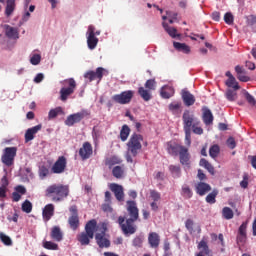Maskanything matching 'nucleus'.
Masks as SVG:
<instances>
[{"instance_id":"nucleus-1","label":"nucleus","mask_w":256,"mask_h":256,"mask_svg":"<svg viewBox=\"0 0 256 256\" xmlns=\"http://www.w3.org/2000/svg\"><path fill=\"white\" fill-rule=\"evenodd\" d=\"M126 211L128 216H119L117 223L124 235H135V233H137V225H135V221L139 219V208H137V202L128 200L126 202Z\"/></svg>"},{"instance_id":"nucleus-2","label":"nucleus","mask_w":256,"mask_h":256,"mask_svg":"<svg viewBox=\"0 0 256 256\" xmlns=\"http://www.w3.org/2000/svg\"><path fill=\"white\" fill-rule=\"evenodd\" d=\"M167 152L172 157H178L181 165L184 167H191V154L189 153V148L177 143V142H167Z\"/></svg>"},{"instance_id":"nucleus-3","label":"nucleus","mask_w":256,"mask_h":256,"mask_svg":"<svg viewBox=\"0 0 256 256\" xmlns=\"http://www.w3.org/2000/svg\"><path fill=\"white\" fill-rule=\"evenodd\" d=\"M45 197H48L54 203L64 201L69 197V186L63 184H52L45 190Z\"/></svg>"},{"instance_id":"nucleus-4","label":"nucleus","mask_w":256,"mask_h":256,"mask_svg":"<svg viewBox=\"0 0 256 256\" xmlns=\"http://www.w3.org/2000/svg\"><path fill=\"white\" fill-rule=\"evenodd\" d=\"M95 227H97V220L92 219L85 225V232H82L78 236V241L81 245H89L91 239L95 237Z\"/></svg>"},{"instance_id":"nucleus-5","label":"nucleus","mask_w":256,"mask_h":256,"mask_svg":"<svg viewBox=\"0 0 256 256\" xmlns=\"http://www.w3.org/2000/svg\"><path fill=\"white\" fill-rule=\"evenodd\" d=\"M63 87L60 89V100H62L64 103L75 93V90L77 89V82L73 78L65 79L61 82Z\"/></svg>"},{"instance_id":"nucleus-6","label":"nucleus","mask_w":256,"mask_h":256,"mask_svg":"<svg viewBox=\"0 0 256 256\" xmlns=\"http://www.w3.org/2000/svg\"><path fill=\"white\" fill-rule=\"evenodd\" d=\"M141 141H143V135L141 134H132L128 143V152L131 153L132 157H137L139 151L142 149Z\"/></svg>"},{"instance_id":"nucleus-7","label":"nucleus","mask_w":256,"mask_h":256,"mask_svg":"<svg viewBox=\"0 0 256 256\" xmlns=\"http://www.w3.org/2000/svg\"><path fill=\"white\" fill-rule=\"evenodd\" d=\"M95 240L100 249H107L111 247V241L107 239V224L102 223L100 232L95 234Z\"/></svg>"},{"instance_id":"nucleus-8","label":"nucleus","mask_w":256,"mask_h":256,"mask_svg":"<svg viewBox=\"0 0 256 256\" xmlns=\"http://www.w3.org/2000/svg\"><path fill=\"white\" fill-rule=\"evenodd\" d=\"M17 157V147H6L3 151L1 161L6 167H11L15 163Z\"/></svg>"},{"instance_id":"nucleus-9","label":"nucleus","mask_w":256,"mask_h":256,"mask_svg":"<svg viewBox=\"0 0 256 256\" xmlns=\"http://www.w3.org/2000/svg\"><path fill=\"white\" fill-rule=\"evenodd\" d=\"M89 115H91V113L87 110H82L75 114H71L65 120V125H67L68 127H73L75 123H81V121H83L85 117H89Z\"/></svg>"},{"instance_id":"nucleus-10","label":"nucleus","mask_w":256,"mask_h":256,"mask_svg":"<svg viewBox=\"0 0 256 256\" xmlns=\"http://www.w3.org/2000/svg\"><path fill=\"white\" fill-rule=\"evenodd\" d=\"M134 92L133 90H127L120 94H115L112 96V101L114 103H118L119 105H127L131 103V99H133Z\"/></svg>"},{"instance_id":"nucleus-11","label":"nucleus","mask_w":256,"mask_h":256,"mask_svg":"<svg viewBox=\"0 0 256 256\" xmlns=\"http://www.w3.org/2000/svg\"><path fill=\"white\" fill-rule=\"evenodd\" d=\"M103 75H109V71H107L103 67H98L96 71L89 70L84 74V79H88V81H95V79H98L101 81L103 79Z\"/></svg>"},{"instance_id":"nucleus-12","label":"nucleus","mask_w":256,"mask_h":256,"mask_svg":"<svg viewBox=\"0 0 256 256\" xmlns=\"http://www.w3.org/2000/svg\"><path fill=\"white\" fill-rule=\"evenodd\" d=\"M86 35H87L88 49L93 51V49H95L97 47L98 43H99V38H97L95 36V26L90 25L88 27V31H87Z\"/></svg>"},{"instance_id":"nucleus-13","label":"nucleus","mask_w":256,"mask_h":256,"mask_svg":"<svg viewBox=\"0 0 256 256\" xmlns=\"http://www.w3.org/2000/svg\"><path fill=\"white\" fill-rule=\"evenodd\" d=\"M52 173L56 175H61L64 171H67V158L65 156H60L53 164L51 168Z\"/></svg>"},{"instance_id":"nucleus-14","label":"nucleus","mask_w":256,"mask_h":256,"mask_svg":"<svg viewBox=\"0 0 256 256\" xmlns=\"http://www.w3.org/2000/svg\"><path fill=\"white\" fill-rule=\"evenodd\" d=\"M182 121H183V129L191 131L192 125L195 124V121H199V119L195 118V116L191 114L189 110H186L183 113Z\"/></svg>"},{"instance_id":"nucleus-15","label":"nucleus","mask_w":256,"mask_h":256,"mask_svg":"<svg viewBox=\"0 0 256 256\" xmlns=\"http://www.w3.org/2000/svg\"><path fill=\"white\" fill-rule=\"evenodd\" d=\"M248 225H249V221H245L240 225L238 229V234L236 237L237 245H243L244 243H247V226Z\"/></svg>"},{"instance_id":"nucleus-16","label":"nucleus","mask_w":256,"mask_h":256,"mask_svg":"<svg viewBox=\"0 0 256 256\" xmlns=\"http://www.w3.org/2000/svg\"><path fill=\"white\" fill-rule=\"evenodd\" d=\"M93 155V146L89 142H84L82 147L79 149V156L82 161L89 159Z\"/></svg>"},{"instance_id":"nucleus-17","label":"nucleus","mask_w":256,"mask_h":256,"mask_svg":"<svg viewBox=\"0 0 256 256\" xmlns=\"http://www.w3.org/2000/svg\"><path fill=\"white\" fill-rule=\"evenodd\" d=\"M110 191H113L117 201H125V192H123V186L112 183L110 184Z\"/></svg>"},{"instance_id":"nucleus-18","label":"nucleus","mask_w":256,"mask_h":256,"mask_svg":"<svg viewBox=\"0 0 256 256\" xmlns=\"http://www.w3.org/2000/svg\"><path fill=\"white\" fill-rule=\"evenodd\" d=\"M41 129H43V125L41 124H38L32 128L27 129L25 133V142L29 143V141H33L35 139V135H37V133H39Z\"/></svg>"},{"instance_id":"nucleus-19","label":"nucleus","mask_w":256,"mask_h":256,"mask_svg":"<svg viewBox=\"0 0 256 256\" xmlns=\"http://www.w3.org/2000/svg\"><path fill=\"white\" fill-rule=\"evenodd\" d=\"M148 243L151 249H158L161 244V236L157 232H150L148 234Z\"/></svg>"},{"instance_id":"nucleus-20","label":"nucleus","mask_w":256,"mask_h":256,"mask_svg":"<svg viewBox=\"0 0 256 256\" xmlns=\"http://www.w3.org/2000/svg\"><path fill=\"white\" fill-rule=\"evenodd\" d=\"M27 194V188L23 185H18L14 188V192L12 193V201L14 203H19L21 201V195Z\"/></svg>"},{"instance_id":"nucleus-21","label":"nucleus","mask_w":256,"mask_h":256,"mask_svg":"<svg viewBox=\"0 0 256 256\" xmlns=\"http://www.w3.org/2000/svg\"><path fill=\"white\" fill-rule=\"evenodd\" d=\"M55 215V205L47 204L42 210V217L45 222L51 221V217Z\"/></svg>"},{"instance_id":"nucleus-22","label":"nucleus","mask_w":256,"mask_h":256,"mask_svg":"<svg viewBox=\"0 0 256 256\" xmlns=\"http://www.w3.org/2000/svg\"><path fill=\"white\" fill-rule=\"evenodd\" d=\"M5 35L8 39H19V28L10 26L9 24L4 25Z\"/></svg>"},{"instance_id":"nucleus-23","label":"nucleus","mask_w":256,"mask_h":256,"mask_svg":"<svg viewBox=\"0 0 256 256\" xmlns=\"http://www.w3.org/2000/svg\"><path fill=\"white\" fill-rule=\"evenodd\" d=\"M182 101L186 107H191L195 105V96L191 94L188 90H182Z\"/></svg>"},{"instance_id":"nucleus-24","label":"nucleus","mask_w":256,"mask_h":256,"mask_svg":"<svg viewBox=\"0 0 256 256\" xmlns=\"http://www.w3.org/2000/svg\"><path fill=\"white\" fill-rule=\"evenodd\" d=\"M202 121L204 125H211L213 124V112L207 106L202 108Z\"/></svg>"},{"instance_id":"nucleus-25","label":"nucleus","mask_w":256,"mask_h":256,"mask_svg":"<svg viewBox=\"0 0 256 256\" xmlns=\"http://www.w3.org/2000/svg\"><path fill=\"white\" fill-rule=\"evenodd\" d=\"M197 195H200V197H203L204 195H207L209 191H211V185L205 183V182H199L195 187Z\"/></svg>"},{"instance_id":"nucleus-26","label":"nucleus","mask_w":256,"mask_h":256,"mask_svg":"<svg viewBox=\"0 0 256 256\" xmlns=\"http://www.w3.org/2000/svg\"><path fill=\"white\" fill-rule=\"evenodd\" d=\"M50 237L53 241H56L57 243H61L63 241V232L61 231V227L54 226L51 229Z\"/></svg>"},{"instance_id":"nucleus-27","label":"nucleus","mask_w":256,"mask_h":256,"mask_svg":"<svg viewBox=\"0 0 256 256\" xmlns=\"http://www.w3.org/2000/svg\"><path fill=\"white\" fill-rule=\"evenodd\" d=\"M235 71L237 73V79L240 80L242 83H247L251 81V77L247 76V72L245 71V69H243V67L237 65L235 67Z\"/></svg>"},{"instance_id":"nucleus-28","label":"nucleus","mask_w":256,"mask_h":256,"mask_svg":"<svg viewBox=\"0 0 256 256\" xmlns=\"http://www.w3.org/2000/svg\"><path fill=\"white\" fill-rule=\"evenodd\" d=\"M16 0H0V3H6V8H5V15L6 17H11L13 15V11H15V4Z\"/></svg>"},{"instance_id":"nucleus-29","label":"nucleus","mask_w":256,"mask_h":256,"mask_svg":"<svg viewBox=\"0 0 256 256\" xmlns=\"http://www.w3.org/2000/svg\"><path fill=\"white\" fill-rule=\"evenodd\" d=\"M162 27L164 28L166 33H168V35L170 37H172V39H175L177 37H181V34L177 33V29L175 27L169 26V24H167L166 22L162 23Z\"/></svg>"},{"instance_id":"nucleus-30","label":"nucleus","mask_w":256,"mask_h":256,"mask_svg":"<svg viewBox=\"0 0 256 256\" xmlns=\"http://www.w3.org/2000/svg\"><path fill=\"white\" fill-rule=\"evenodd\" d=\"M173 46L175 47V49L177 51H181L182 53H185L186 55H189V53H191V47H189V45H187L185 43L174 42Z\"/></svg>"},{"instance_id":"nucleus-31","label":"nucleus","mask_w":256,"mask_h":256,"mask_svg":"<svg viewBox=\"0 0 256 256\" xmlns=\"http://www.w3.org/2000/svg\"><path fill=\"white\" fill-rule=\"evenodd\" d=\"M138 95L142 97L143 101H151V99H153V96L151 95V90H147L144 87L138 88Z\"/></svg>"},{"instance_id":"nucleus-32","label":"nucleus","mask_w":256,"mask_h":256,"mask_svg":"<svg viewBox=\"0 0 256 256\" xmlns=\"http://www.w3.org/2000/svg\"><path fill=\"white\" fill-rule=\"evenodd\" d=\"M175 92H173L172 88L169 86H164L161 88L160 95L162 99H171Z\"/></svg>"},{"instance_id":"nucleus-33","label":"nucleus","mask_w":256,"mask_h":256,"mask_svg":"<svg viewBox=\"0 0 256 256\" xmlns=\"http://www.w3.org/2000/svg\"><path fill=\"white\" fill-rule=\"evenodd\" d=\"M225 85L228 86L229 89H234V91H239V89H241V86H239V82L235 77L228 78Z\"/></svg>"},{"instance_id":"nucleus-34","label":"nucleus","mask_w":256,"mask_h":256,"mask_svg":"<svg viewBox=\"0 0 256 256\" xmlns=\"http://www.w3.org/2000/svg\"><path fill=\"white\" fill-rule=\"evenodd\" d=\"M200 167H204V169H207L210 175H215V168L207 159L202 158L199 163Z\"/></svg>"},{"instance_id":"nucleus-35","label":"nucleus","mask_w":256,"mask_h":256,"mask_svg":"<svg viewBox=\"0 0 256 256\" xmlns=\"http://www.w3.org/2000/svg\"><path fill=\"white\" fill-rule=\"evenodd\" d=\"M42 247L48 251H59V244L53 241H43Z\"/></svg>"},{"instance_id":"nucleus-36","label":"nucleus","mask_w":256,"mask_h":256,"mask_svg":"<svg viewBox=\"0 0 256 256\" xmlns=\"http://www.w3.org/2000/svg\"><path fill=\"white\" fill-rule=\"evenodd\" d=\"M181 195L184 199H191L193 197V190H191L189 185L184 184L181 188Z\"/></svg>"},{"instance_id":"nucleus-37","label":"nucleus","mask_w":256,"mask_h":256,"mask_svg":"<svg viewBox=\"0 0 256 256\" xmlns=\"http://www.w3.org/2000/svg\"><path fill=\"white\" fill-rule=\"evenodd\" d=\"M58 115H63V108L61 106H58L49 111L48 113L49 121H51V119H55Z\"/></svg>"},{"instance_id":"nucleus-38","label":"nucleus","mask_w":256,"mask_h":256,"mask_svg":"<svg viewBox=\"0 0 256 256\" xmlns=\"http://www.w3.org/2000/svg\"><path fill=\"white\" fill-rule=\"evenodd\" d=\"M130 133H131V128H129L127 124H124L120 131L121 141H126L129 138Z\"/></svg>"},{"instance_id":"nucleus-39","label":"nucleus","mask_w":256,"mask_h":256,"mask_svg":"<svg viewBox=\"0 0 256 256\" xmlns=\"http://www.w3.org/2000/svg\"><path fill=\"white\" fill-rule=\"evenodd\" d=\"M68 224L73 231H77L79 229V216H70L68 218Z\"/></svg>"},{"instance_id":"nucleus-40","label":"nucleus","mask_w":256,"mask_h":256,"mask_svg":"<svg viewBox=\"0 0 256 256\" xmlns=\"http://www.w3.org/2000/svg\"><path fill=\"white\" fill-rule=\"evenodd\" d=\"M198 249H200V253H202V255H209V253H211V250L209 249V245L205 240H201L199 242Z\"/></svg>"},{"instance_id":"nucleus-41","label":"nucleus","mask_w":256,"mask_h":256,"mask_svg":"<svg viewBox=\"0 0 256 256\" xmlns=\"http://www.w3.org/2000/svg\"><path fill=\"white\" fill-rule=\"evenodd\" d=\"M225 97L227 101H237V90L228 88L225 92Z\"/></svg>"},{"instance_id":"nucleus-42","label":"nucleus","mask_w":256,"mask_h":256,"mask_svg":"<svg viewBox=\"0 0 256 256\" xmlns=\"http://www.w3.org/2000/svg\"><path fill=\"white\" fill-rule=\"evenodd\" d=\"M143 241H145V236L138 235L132 240V245L136 247V249H141V247H143Z\"/></svg>"},{"instance_id":"nucleus-43","label":"nucleus","mask_w":256,"mask_h":256,"mask_svg":"<svg viewBox=\"0 0 256 256\" xmlns=\"http://www.w3.org/2000/svg\"><path fill=\"white\" fill-rule=\"evenodd\" d=\"M219 194V192L217 190H213L211 193H209L206 196V203H209L210 205H213L215 203H217V195Z\"/></svg>"},{"instance_id":"nucleus-44","label":"nucleus","mask_w":256,"mask_h":256,"mask_svg":"<svg viewBox=\"0 0 256 256\" xmlns=\"http://www.w3.org/2000/svg\"><path fill=\"white\" fill-rule=\"evenodd\" d=\"M219 153H221V148H219V145L214 144L209 149V155L212 157V159H216V157H219Z\"/></svg>"},{"instance_id":"nucleus-45","label":"nucleus","mask_w":256,"mask_h":256,"mask_svg":"<svg viewBox=\"0 0 256 256\" xmlns=\"http://www.w3.org/2000/svg\"><path fill=\"white\" fill-rule=\"evenodd\" d=\"M201 121H195L194 124L192 125L191 129L195 135H203V128H201Z\"/></svg>"},{"instance_id":"nucleus-46","label":"nucleus","mask_w":256,"mask_h":256,"mask_svg":"<svg viewBox=\"0 0 256 256\" xmlns=\"http://www.w3.org/2000/svg\"><path fill=\"white\" fill-rule=\"evenodd\" d=\"M123 173H124V170H123V168L121 166H115L112 169V175L116 179H121V177H123Z\"/></svg>"},{"instance_id":"nucleus-47","label":"nucleus","mask_w":256,"mask_h":256,"mask_svg":"<svg viewBox=\"0 0 256 256\" xmlns=\"http://www.w3.org/2000/svg\"><path fill=\"white\" fill-rule=\"evenodd\" d=\"M222 215L224 219H227V220L233 219L234 217L233 210L229 207H224L222 209Z\"/></svg>"},{"instance_id":"nucleus-48","label":"nucleus","mask_w":256,"mask_h":256,"mask_svg":"<svg viewBox=\"0 0 256 256\" xmlns=\"http://www.w3.org/2000/svg\"><path fill=\"white\" fill-rule=\"evenodd\" d=\"M22 211L24 213H31L33 211V204L29 200H25L22 203Z\"/></svg>"},{"instance_id":"nucleus-49","label":"nucleus","mask_w":256,"mask_h":256,"mask_svg":"<svg viewBox=\"0 0 256 256\" xmlns=\"http://www.w3.org/2000/svg\"><path fill=\"white\" fill-rule=\"evenodd\" d=\"M169 111L171 113H178L179 109H181V102H172L168 106Z\"/></svg>"},{"instance_id":"nucleus-50","label":"nucleus","mask_w":256,"mask_h":256,"mask_svg":"<svg viewBox=\"0 0 256 256\" xmlns=\"http://www.w3.org/2000/svg\"><path fill=\"white\" fill-rule=\"evenodd\" d=\"M121 163H123V160H121V158H119L117 156H112L107 161V165H109L110 167H113V165H121Z\"/></svg>"},{"instance_id":"nucleus-51","label":"nucleus","mask_w":256,"mask_h":256,"mask_svg":"<svg viewBox=\"0 0 256 256\" xmlns=\"http://www.w3.org/2000/svg\"><path fill=\"white\" fill-rule=\"evenodd\" d=\"M169 171L172 173V175L174 177H181V167L175 166V165H170Z\"/></svg>"},{"instance_id":"nucleus-52","label":"nucleus","mask_w":256,"mask_h":256,"mask_svg":"<svg viewBox=\"0 0 256 256\" xmlns=\"http://www.w3.org/2000/svg\"><path fill=\"white\" fill-rule=\"evenodd\" d=\"M0 240L4 245H7L8 247H11L13 245V240H11V237L3 234L2 232L0 233Z\"/></svg>"},{"instance_id":"nucleus-53","label":"nucleus","mask_w":256,"mask_h":256,"mask_svg":"<svg viewBox=\"0 0 256 256\" xmlns=\"http://www.w3.org/2000/svg\"><path fill=\"white\" fill-rule=\"evenodd\" d=\"M156 85H157V82H155V79H149L145 83L146 89H148L150 91H155Z\"/></svg>"},{"instance_id":"nucleus-54","label":"nucleus","mask_w":256,"mask_h":256,"mask_svg":"<svg viewBox=\"0 0 256 256\" xmlns=\"http://www.w3.org/2000/svg\"><path fill=\"white\" fill-rule=\"evenodd\" d=\"M244 97H245L246 101H247L250 105H253V106L256 105L255 97H253V95H251L249 92L244 91Z\"/></svg>"},{"instance_id":"nucleus-55","label":"nucleus","mask_w":256,"mask_h":256,"mask_svg":"<svg viewBox=\"0 0 256 256\" xmlns=\"http://www.w3.org/2000/svg\"><path fill=\"white\" fill-rule=\"evenodd\" d=\"M150 197L154 202L161 201V193H159L157 190H151Z\"/></svg>"},{"instance_id":"nucleus-56","label":"nucleus","mask_w":256,"mask_h":256,"mask_svg":"<svg viewBox=\"0 0 256 256\" xmlns=\"http://www.w3.org/2000/svg\"><path fill=\"white\" fill-rule=\"evenodd\" d=\"M224 21L227 25H233V21H234V17L233 14L231 12H227L224 15Z\"/></svg>"},{"instance_id":"nucleus-57","label":"nucleus","mask_w":256,"mask_h":256,"mask_svg":"<svg viewBox=\"0 0 256 256\" xmlns=\"http://www.w3.org/2000/svg\"><path fill=\"white\" fill-rule=\"evenodd\" d=\"M240 187H242V189H247V187H249V174L243 175V180L240 182Z\"/></svg>"},{"instance_id":"nucleus-58","label":"nucleus","mask_w":256,"mask_h":256,"mask_svg":"<svg viewBox=\"0 0 256 256\" xmlns=\"http://www.w3.org/2000/svg\"><path fill=\"white\" fill-rule=\"evenodd\" d=\"M31 65H39L41 63V55L34 54L30 59Z\"/></svg>"},{"instance_id":"nucleus-59","label":"nucleus","mask_w":256,"mask_h":256,"mask_svg":"<svg viewBox=\"0 0 256 256\" xmlns=\"http://www.w3.org/2000/svg\"><path fill=\"white\" fill-rule=\"evenodd\" d=\"M246 23L248 27H253L256 25V16L255 15H250L246 18Z\"/></svg>"},{"instance_id":"nucleus-60","label":"nucleus","mask_w":256,"mask_h":256,"mask_svg":"<svg viewBox=\"0 0 256 256\" xmlns=\"http://www.w3.org/2000/svg\"><path fill=\"white\" fill-rule=\"evenodd\" d=\"M193 225H195V223L193 222V220L191 219H187L185 222V227L186 229L189 231V233H193Z\"/></svg>"},{"instance_id":"nucleus-61","label":"nucleus","mask_w":256,"mask_h":256,"mask_svg":"<svg viewBox=\"0 0 256 256\" xmlns=\"http://www.w3.org/2000/svg\"><path fill=\"white\" fill-rule=\"evenodd\" d=\"M226 143L229 149H235V147H237V143L235 142V138L233 137H229Z\"/></svg>"},{"instance_id":"nucleus-62","label":"nucleus","mask_w":256,"mask_h":256,"mask_svg":"<svg viewBox=\"0 0 256 256\" xmlns=\"http://www.w3.org/2000/svg\"><path fill=\"white\" fill-rule=\"evenodd\" d=\"M186 145L191 146V130H184Z\"/></svg>"},{"instance_id":"nucleus-63","label":"nucleus","mask_w":256,"mask_h":256,"mask_svg":"<svg viewBox=\"0 0 256 256\" xmlns=\"http://www.w3.org/2000/svg\"><path fill=\"white\" fill-rule=\"evenodd\" d=\"M40 177H47L49 175V169L45 166H42L39 171Z\"/></svg>"},{"instance_id":"nucleus-64","label":"nucleus","mask_w":256,"mask_h":256,"mask_svg":"<svg viewBox=\"0 0 256 256\" xmlns=\"http://www.w3.org/2000/svg\"><path fill=\"white\" fill-rule=\"evenodd\" d=\"M43 79H45V76L43 75V73H39L34 78V83H41V81H43Z\"/></svg>"}]
</instances>
